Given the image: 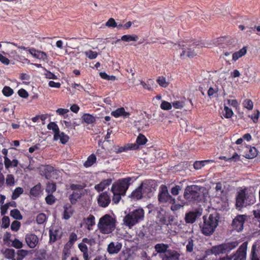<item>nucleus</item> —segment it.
I'll return each instance as SVG.
<instances>
[{
	"label": "nucleus",
	"mask_w": 260,
	"mask_h": 260,
	"mask_svg": "<svg viewBox=\"0 0 260 260\" xmlns=\"http://www.w3.org/2000/svg\"><path fill=\"white\" fill-rule=\"evenodd\" d=\"M203 222L200 224V228L203 234L205 236L212 235L218 225L220 216L218 213L214 212L203 217Z\"/></svg>",
	"instance_id": "1"
},
{
	"label": "nucleus",
	"mask_w": 260,
	"mask_h": 260,
	"mask_svg": "<svg viewBox=\"0 0 260 260\" xmlns=\"http://www.w3.org/2000/svg\"><path fill=\"white\" fill-rule=\"evenodd\" d=\"M98 227L101 233L110 234L115 229V220L110 215L106 214L100 219Z\"/></svg>",
	"instance_id": "2"
},
{
	"label": "nucleus",
	"mask_w": 260,
	"mask_h": 260,
	"mask_svg": "<svg viewBox=\"0 0 260 260\" xmlns=\"http://www.w3.org/2000/svg\"><path fill=\"white\" fill-rule=\"evenodd\" d=\"M206 190L205 188L198 185L187 186L184 190V197L188 201L199 200L202 193Z\"/></svg>",
	"instance_id": "3"
},
{
	"label": "nucleus",
	"mask_w": 260,
	"mask_h": 260,
	"mask_svg": "<svg viewBox=\"0 0 260 260\" xmlns=\"http://www.w3.org/2000/svg\"><path fill=\"white\" fill-rule=\"evenodd\" d=\"M144 217V211L143 209L139 208L129 212L123 219L124 224L131 228Z\"/></svg>",
	"instance_id": "4"
},
{
	"label": "nucleus",
	"mask_w": 260,
	"mask_h": 260,
	"mask_svg": "<svg viewBox=\"0 0 260 260\" xmlns=\"http://www.w3.org/2000/svg\"><path fill=\"white\" fill-rule=\"evenodd\" d=\"M186 42V41L180 42L178 45L179 48L182 50L180 54V57L183 58L185 55L189 58H193L197 55L193 48H191L192 45H198L197 42Z\"/></svg>",
	"instance_id": "5"
},
{
	"label": "nucleus",
	"mask_w": 260,
	"mask_h": 260,
	"mask_svg": "<svg viewBox=\"0 0 260 260\" xmlns=\"http://www.w3.org/2000/svg\"><path fill=\"white\" fill-rule=\"evenodd\" d=\"M131 180V178L128 177L114 183L111 188L112 192L115 193L117 192L124 196L130 184Z\"/></svg>",
	"instance_id": "6"
},
{
	"label": "nucleus",
	"mask_w": 260,
	"mask_h": 260,
	"mask_svg": "<svg viewBox=\"0 0 260 260\" xmlns=\"http://www.w3.org/2000/svg\"><path fill=\"white\" fill-rule=\"evenodd\" d=\"M140 187L144 195L150 198L153 191L155 190L156 183L153 180L145 181L141 183Z\"/></svg>",
	"instance_id": "7"
},
{
	"label": "nucleus",
	"mask_w": 260,
	"mask_h": 260,
	"mask_svg": "<svg viewBox=\"0 0 260 260\" xmlns=\"http://www.w3.org/2000/svg\"><path fill=\"white\" fill-rule=\"evenodd\" d=\"M158 201L161 203H166L167 202L174 204L175 200L168 192V188L166 186L162 185L161 190L158 194Z\"/></svg>",
	"instance_id": "8"
},
{
	"label": "nucleus",
	"mask_w": 260,
	"mask_h": 260,
	"mask_svg": "<svg viewBox=\"0 0 260 260\" xmlns=\"http://www.w3.org/2000/svg\"><path fill=\"white\" fill-rule=\"evenodd\" d=\"M247 248V242L243 243L233 255L234 260H246V250Z\"/></svg>",
	"instance_id": "9"
},
{
	"label": "nucleus",
	"mask_w": 260,
	"mask_h": 260,
	"mask_svg": "<svg viewBox=\"0 0 260 260\" xmlns=\"http://www.w3.org/2000/svg\"><path fill=\"white\" fill-rule=\"evenodd\" d=\"M246 219L245 215H238L233 220L232 226L238 232L243 230V224Z\"/></svg>",
	"instance_id": "10"
},
{
	"label": "nucleus",
	"mask_w": 260,
	"mask_h": 260,
	"mask_svg": "<svg viewBox=\"0 0 260 260\" xmlns=\"http://www.w3.org/2000/svg\"><path fill=\"white\" fill-rule=\"evenodd\" d=\"M246 200V190L241 189L237 192L236 196V206L237 208H241L246 205L245 203Z\"/></svg>",
	"instance_id": "11"
},
{
	"label": "nucleus",
	"mask_w": 260,
	"mask_h": 260,
	"mask_svg": "<svg viewBox=\"0 0 260 260\" xmlns=\"http://www.w3.org/2000/svg\"><path fill=\"white\" fill-rule=\"evenodd\" d=\"M29 53L35 58H38L41 61H46L47 60V54L43 51H39L34 48H30Z\"/></svg>",
	"instance_id": "12"
},
{
	"label": "nucleus",
	"mask_w": 260,
	"mask_h": 260,
	"mask_svg": "<svg viewBox=\"0 0 260 260\" xmlns=\"http://www.w3.org/2000/svg\"><path fill=\"white\" fill-rule=\"evenodd\" d=\"M180 254L176 251L168 249L167 252L161 255L162 260H178Z\"/></svg>",
	"instance_id": "13"
},
{
	"label": "nucleus",
	"mask_w": 260,
	"mask_h": 260,
	"mask_svg": "<svg viewBox=\"0 0 260 260\" xmlns=\"http://www.w3.org/2000/svg\"><path fill=\"white\" fill-rule=\"evenodd\" d=\"M25 241L31 248H35L38 243V238L33 234H28L25 236Z\"/></svg>",
	"instance_id": "14"
},
{
	"label": "nucleus",
	"mask_w": 260,
	"mask_h": 260,
	"mask_svg": "<svg viewBox=\"0 0 260 260\" xmlns=\"http://www.w3.org/2000/svg\"><path fill=\"white\" fill-rule=\"evenodd\" d=\"M110 196L106 192L101 193L98 200L99 205L102 207H107L110 204Z\"/></svg>",
	"instance_id": "15"
},
{
	"label": "nucleus",
	"mask_w": 260,
	"mask_h": 260,
	"mask_svg": "<svg viewBox=\"0 0 260 260\" xmlns=\"http://www.w3.org/2000/svg\"><path fill=\"white\" fill-rule=\"evenodd\" d=\"M122 248V244L118 242H112L108 246V251L110 254L118 253Z\"/></svg>",
	"instance_id": "16"
},
{
	"label": "nucleus",
	"mask_w": 260,
	"mask_h": 260,
	"mask_svg": "<svg viewBox=\"0 0 260 260\" xmlns=\"http://www.w3.org/2000/svg\"><path fill=\"white\" fill-rule=\"evenodd\" d=\"M201 215L200 212H189L186 213L185 216V221L188 223H193L195 222L198 217Z\"/></svg>",
	"instance_id": "17"
},
{
	"label": "nucleus",
	"mask_w": 260,
	"mask_h": 260,
	"mask_svg": "<svg viewBox=\"0 0 260 260\" xmlns=\"http://www.w3.org/2000/svg\"><path fill=\"white\" fill-rule=\"evenodd\" d=\"M139 149V147L135 144H128L122 147H118L117 148H115V152L116 153H119L124 151H126L127 150H136Z\"/></svg>",
	"instance_id": "18"
},
{
	"label": "nucleus",
	"mask_w": 260,
	"mask_h": 260,
	"mask_svg": "<svg viewBox=\"0 0 260 260\" xmlns=\"http://www.w3.org/2000/svg\"><path fill=\"white\" fill-rule=\"evenodd\" d=\"M111 115L116 118L121 116H123L124 117H128L130 114L129 113L126 112L124 108L121 107L112 111L111 112Z\"/></svg>",
	"instance_id": "19"
},
{
	"label": "nucleus",
	"mask_w": 260,
	"mask_h": 260,
	"mask_svg": "<svg viewBox=\"0 0 260 260\" xmlns=\"http://www.w3.org/2000/svg\"><path fill=\"white\" fill-rule=\"evenodd\" d=\"M137 86L138 87H143L144 89L149 91H153L157 87V84L153 82H140Z\"/></svg>",
	"instance_id": "20"
},
{
	"label": "nucleus",
	"mask_w": 260,
	"mask_h": 260,
	"mask_svg": "<svg viewBox=\"0 0 260 260\" xmlns=\"http://www.w3.org/2000/svg\"><path fill=\"white\" fill-rule=\"evenodd\" d=\"M246 148L248 150V153H247L244 152L243 154L244 157L246 158L251 159L256 156L257 152V150L255 147H246Z\"/></svg>",
	"instance_id": "21"
},
{
	"label": "nucleus",
	"mask_w": 260,
	"mask_h": 260,
	"mask_svg": "<svg viewBox=\"0 0 260 260\" xmlns=\"http://www.w3.org/2000/svg\"><path fill=\"white\" fill-rule=\"evenodd\" d=\"M251 260H260V249H256V244L253 245L252 247Z\"/></svg>",
	"instance_id": "22"
},
{
	"label": "nucleus",
	"mask_w": 260,
	"mask_h": 260,
	"mask_svg": "<svg viewBox=\"0 0 260 260\" xmlns=\"http://www.w3.org/2000/svg\"><path fill=\"white\" fill-rule=\"evenodd\" d=\"M112 182L111 179H106L103 180L99 184L95 186V189L98 191H103L107 186H109Z\"/></svg>",
	"instance_id": "23"
},
{
	"label": "nucleus",
	"mask_w": 260,
	"mask_h": 260,
	"mask_svg": "<svg viewBox=\"0 0 260 260\" xmlns=\"http://www.w3.org/2000/svg\"><path fill=\"white\" fill-rule=\"evenodd\" d=\"M63 208V218L66 220L69 219L72 216L74 210L70 205H64Z\"/></svg>",
	"instance_id": "24"
},
{
	"label": "nucleus",
	"mask_w": 260,
	"mask_h": 260,
	"mask_svg": "<svg viewBox=\"0 0 260 260\" xmlns=\"http://www.w3.org/2000/svg\"><path fill=\"white\" fill-rule=\"evenodd\" d=\"M138 40V37L136 35H125L121 37L120 39H118L116 43L119 42L121 40L124 42H129L131 41H137Z\"/></svg>",
	"instance_id": "25"
},
{
	"label": "nucleus",
	"mask_w": 260,
	"mask_h": 260,
	"mask_svg": "<svg viewBox=\"0 0 260 260\" xmlns=\"http://www.w3.org/2000/svg\"><path fill=\"white\" fill-rule=\"evenodd\" d=\"M83 191H73L72 194L70 196V200L72 204H75L78 199H79L82 194Z\"/></svg>",
	"instance_id": "26"
},
{
	"label": "nucleus",
	"mask_w": 260,
	"mask_h": 260,
	"mask_svg": "<svg viewBox=\"0 0 260 260\" xmlns=\"http://www.w3.org/2000/svg\"><path fill=\"white\" fill-rule=\"evenodd\" d=\"M4 164L6 169H9L11 167H16L18 164V161L17 159H13L12 161L7 156L4 157Z\"/></svg>",
	"instance_id": "27"
},
{
	"label": "nucleus",
	"mask_w": 260,
	"mask_h": 260,
	"mask_svg": "<svg viewBox=\"0 0 260 260\" xmlns=\"http://www.w3.org/2000/svg\"><path fill=\"white\" fill-rule=\"evenodd\" d=\"M211 253L215 255L225 253V251L223 244L213 247L211 249Z\"/></svg>",
	"instance_id": "28"
},
{
	"label": "nucleus",
	"mask_w": 260,
	"mask_h": 260,
	"mask_svg": "<svg viewBox=\"0 0 260 260\" xmlns=\"http://www.w3.org/2000/svg\"><path fill=\"white\" fill-rule=\"evenodd\" d=\"M143 196L144 195L140 186L134 190L131 194V197L136 200L142 199Z\"/></svg>",
	"instance_id": "29"
},
{
	"label": "nucleus",
	"mask_w": 260,
	"mask_h": 260,
	"mask_svg": "<svg viewBox=\"0 0 260 260\" xmlns=\"http://www.w3.org/2000/svg\"><path fill=\"white\" fill-rule=\"evenodd\" d=\"M168 247V245H166L163 243L157 244L154 246V248L157 253L164 254L167 252L168 250L167 249Z\"/></svg>",
	"instance_id": "30"
},
{
	"label": "nucleus",
	"mask_w": 260,
	"mask_h": 260,
	"mask_svg": "<svg viewBox=\"0 0 260 260\" xmlns=\"http://www.w3.org/2000/svg\"><path fill=\"white\" fill-rule=\"evenodd\" d=\"M247 52V49L245 47H243L238 51L234 52L233 54V60L234 61H236L239 58L244 56Z\"/></svg>",
	"instance_id": "31"
},
{
	"label": "nucleus",
	"mask_w": 260,
	"mask_h": 260,
	"mask_svg": "<svg viewBox=\"0 0 260 260\" xmlns=\"http://www.w3.org/2000/svg\"><path fill=\"white\" fill-rule=\"evenodd\" d=\"M225 252H229L232 250L237 247L238 245V243L237 241L226 243L223 244Z\"/></svg>",
	"instance_id": "32"
},
{
	"label": "nucleus",
	"mask_w": 260,
	"mask_h": 260,
	"mask_svg": "<svg viewBox=\"0 0 260 260\" xmlns=\"http://www.w3.org/2000/svg\"><path fill=\"white\" fill-rule=\"evenodd\" d=\"M58 230H55L53 231L52 230H50V240L51 242H55L57 239L60 238V233H59Z\"/></svg>",
	"instance_id": "33"
},
{
	"label": "nucleus",
	"mask_w": 260,
	"mask_h": 260,
	"mask_svg": "<svg viewBox=\"0 0 260 260\" xmlns=\"http://www.w3.org/2000/svg\"><path fill=\"white\" fill-rule=\"evenodd\" d=\"M82 118L84 122L88 124H92L95 121V117L89 114H84Z\"/></svg>",
	"instance_id": "34"
},
{
	"label": "nucleus",
	"mask_w": 260,
	"mask_h": 260,
	"mask_svg": "<svg viewBox=\"0 0 260 260\" xmlns=\"http://www.w3.org/2000/svg\"><path fill=\"white\" fill-rule=\"evenodd\" d=\"M1 252L4 255V256L8 259H11L14 257V250L13 249L6 248L5 249H2Z\"/></svg>",
	"instance_id": "35"
},
{
	"label": "nucleus",
	"mask_w": 260,
	"mask_h": 260,
	"mask_svg": "<svg viewBox=\"0 0 260 260\" xmlns=\"http://www.w3.org/2000/svg\"><path fill=\"white\" fill-rule=\"evenodd\" d=\"M135 126L137 127L138 131L140 132L141 130L145 129L148 126V124L146 122L145 119L138 121L136 122Z\"/></svg>",
	"instance_id": "36"
},
{
	"label": "nucleus",
	"mask_w": 260,
	"mask_h": 260,
	"mask_svg": "<svg viewBox=\"0 0 260 260\" xmlns=\"http://www.w3.org/2000/svg\"><path fill=\"white\" fill-rule=\"evenodd\" d=\"M47 127L49 129H52L54 132V138L56 139L57 138V135L58 134L59 128L58 127V126L56 123L54 122H50L49 123Z\"/></svg>",
	"instance_id": "37"
},
{
	"label": "nucleus",
	"mask_w": 260,
	"mask_h": 260,
	"mask_svg": "<svg viewBox=\"0 0 260 260\" xmlns=\"http://www.w3.org/2000/svg\"><path fill=\"white\" fill-rule=\"evenodd\" d=\"M41 185L40 183L34 186L30 191V193L34 197H37L41 192Z\"/></svg>",
	"instance_id": "38"
},
{
	"label": "nucleus",
	"mask_w": 260,
	"mask_h": 260,
	"mask_svg": "<svg viewBox=\"0 0 260 260\" xmlns=\"http://www.w3.org/2000/svg\"><path fill=\"white\" fill-rule=\"evenodd\" d=\"M147 142V139L145 136L142 134H140L137 137L136 141L137 144H136L139 147V145L145 144Z\"/></svg>",
	"instance_id": "39"
},
{
	"label": "nucleus",
	"mask_w": 260,
	"mask_h": 260,
	"mask_svg": "<svg viewBox=\"0 0 260 260\" xmlns=\"http://www.w3.org/2000/svg\"><path fill=\"white\" fill-rule=\"evenodd\" d=\"M77 240V236L75 233H72L70 235L69 241L66 244V246L71 247L74 242Z\"/></svg>",
	"instance_id": "40"
},
{
	"label": "nucleus",
	"mask_w": 260,
	"mask_h": 260,
	"mask_svg": "<svg viewBox=\"0 0 260 260\" xmlns=\"http://www.w3.org/2000/svg\"><path fill=\"white\" fill-rule=\"evenodd\" d=\"M95 156L94 154H91L88 157L87 160L84 162V165L86 167H90L95 162Z\"/></svg>",
	"instance_id": "41"
},
{
	"label": "nucleus",
	"mask_w": 260,
	"mask_h": 260,
	"mask_svg": "<svg viewBox=\"0 0 260 260\" xmlns=\"http://www.w3.org/2000/svg\"><path fill=\"white\" fill-rule=\"evenodd\" d=\"M69 139V138L67 135H65L63 133H60V131H59L57 135V138L54 139H60L61 143L65 144L68 141Z\"/></svg>",
	"instance_id": "42"
},
{
	"label": "nucleus",
	"mask_w": 260,
	"mask_h": 260,
	"mask_svg": "<svg viewBox=\"0 0 260 260\" xmlns=\"http://www.w3.org/2000/svg\"><path fill=\"white\" fill-rule=\"evenodd\" d=\"M23 189L21 187H18L15 189L14 190L12 196V199L13 200H16L17 199L19 196L23 193Z\"/></svg>",
	"instance_id": "43"
},
{
	"label": "nucleus",
	"mask_w": 260,
	"mask_h": 260,
	"mask_svg": "<svg viewBox=\"0 0 260 260\" xmlns=\"http://www.w3.org/2000/svg\"><path fill=\"white\" fill-rule=\"evenodd\" d=\"M70 248L69 246H64L62 251V260H67L69 257L71 255Z\"/></svg>",
	"instance_id": "44"
},
{
	"label": "nucleus",
	"mask_w": 260,
	"mask_h": 260,
	"mask_svg": "<svg viewBox=\"0 0 260 260\" xmlns=\"http://www.w3.org/2000/svg\"><path fill=\"white\" fill-rule=\"evenodd\" d=\"M185 106V100L172 102V106L175 109H181Z\"/></svg>",
	"instance_id": "45"
},
{
	"label": "nucleus",
	"mask_w": 260,
	"mask_h": 260,
	"mask_svg": "<svg viewBox=\"0 0 260 260\" xmlns=\"http://www.w3.org/2000/svg\"><path fill=\"white\" fill-rule=\"evenodd\" d=\"M11 215L16 219L20 220L22 219V216L18 209L12 210L11 211Z\"/></svg>",
	"instance_id": "46"
},
{
	"label": "nucleus",
	"mask_w": 260,
	"mask_h": 260,
	"mask_svg": "<svg viewBox=\"0 0 260 260\" xmlns=\"http://www.w3.org/2000/svg\"><path fill=\"white\" fill-rule=\"evenodd\" d=\"M85 186L84 184H72L70 185V188L73 191H83V189Z\"/></svg>",
	"instance_id": "47"
},
{
	"label": "nucleus",
	"mask_w": 260,
	"mask_h": 260,
	"mask_svg": "<svg viewBox=\"0 0 260 260\" xmlns=\"http://www.w3.org/2000/svg\"><path fill=\"white\" fill-rule=\"evenodd\" d=\"M95 218L93 215H90L86 219V224L88 225V229L90 230V227L92 226L94 222Z\"/></svg>",
	"instance_id": "48"
},
{
	"label": "nucleus",
	"mask_w": 260,
	"mask_h": 260,
	"mask_svg": "<svg viewBox=\"0 0 260 260\" xmlns=\"http://www.w3.org/2000/svg\"><path fill=\"white\" fill-rule=\"evenodd\" d=\"M194 247V241L191 238H189L186 245V251L189 252L193 251Z\"/></svg>",
	"instance_id": "49"
},
{
	"label": "nucleus",
	"mask_w": 260,
	"mask_h": 260,
	"mask_svg": "<svg viewBox=\"0 0 260 260\" xmlns=\"http://www.w3.org/2000/svg\"><path fill=\"white\" fill-rule=\"evenodd\" d=\"M84 54L90 59H95L97 57V56L98 55V53L96 52L93 51L91 50H89L88 51H85L84 52Z\"/></svg>",
	"instance_id": "50"
},
{
	"label": "nucleus",
	"mask_w": 260,
	"mask_h": 260,
	"mask_svg": "<svg viewBox=\"0 0 260 260\" xmlns=\"http://www.w3.org/2000/svg\"><path fill=\"white\" fill-rule=\"evenodd\" d=\"M56 190V185L54 183H48L46 186V191L49 194H52Z\"/></svg>",
	"instance_id": "51"
},
{
	"label": "nucleus",
	"mask_w": 260,
	"mask_h": 260,
	"mask_svg": "<svg viewBox=\"0 0 260 260\" xmlns=\"http://www.w3.org/2000/svg\"><path fill=\"white\" fill-rule=\"evenodd\" d=\"M6 183L8 186H13L14 185L15 180L14 177L12 174H8L7 176Z\"/></svg>",
	"instance_id": "52"
},
{
	"label": "nucleus",
	"mask_w": 260,
	"mask_h": 260,
	"mask_svg": "<svg viewBox=\"0 0 260 260\" xmlns=\"http://www.w3.org/2000/svg\"><path fill=\"white\" fill-rule=\"evenodd\" d=\"M215 189L216 192V196L217 197H220L223 191L222 184L220 183H216Z\"/></svg>",
	"instance_id": "53"
},
{
	"label": "nucleus",
	"mask_w": 260,
	"mask_h": 260,
	"mask_svg": "<svg viewBox=\"0 0 260 260\" xmlns=\"http://www.w3.org/2000/svg\"><path fill=\"white\" fill-rule=\"evenodd\" d=\"M17 254L18 256L17 259L21 260L23 257L28 254V251L24 249L19 250L17 251Z\"/></svg>",
	"instance_id": "54"
},
{
	"label": "nucleus",
	"mask_w": 260,
	"mask_h": 260,
	"mask_svg": "<svg viewBox=\"0 0 260 260\" xmlns=\"http://www.w3.org/2000/svg\"><path fill=\"white\" fill-rule=\"evenodd\" d=\"M101 77L104 80H115L116 78L114 76H109L107 75L105 72H101L100 73Z\"/></svg>",
	"instance_id": "55"
},
{
	"label": "nucleus",
	"mask_w": 260,
	"mask_h": 260,
	"mask_svg": "<svg viewBox=\"0 0 260 260\" xmlns=\"http://www.w3.org/2000/svg\"><path fill=\"white\" fill-rule=\"evenodd\" d=\"M210 161H212V162L213 161L212 160H204V161H196L194 164V168L196 170L200 169H201V168L202 167H203L205 165V163L208 162H210Z\"/></svg>",
	"instance_id": "56"
},
{
	"label": "nucleus",
	"mask_w": 260,
	"mask_h": 260,
	"mask_svg": "<svg viewBox=\"0 0 260 260\" xmlns=\"http://www.w3.org/2000/svg\"><path fill=\"white\" fill-rule=\"evenodd\" d=\"M46 219V215L44 213H40L37 216L36 221L38 224H42L45 221Z\"/></svg>",
	"instance_id": "57"
},
{
	"label": "nucleus",
	"mask_w": 260,
	"mask_h": 260,
	"mask_svg": "<svg viewBox=\"0 0 260 260\" xmlns=\"http://www.w3.org/2000/svg\"><path fill=\"white\" fill-rule=\"evenodd\" d=\"M3 94L7 96H9L13 93V90L9 86H5L3 89Z\"/></svg>",
	"instance_id": "58"
},
{
	"label": "nucleus",
	"mask_w": 260,
	"mask_h": 260,
	"mask_svg": "<svg viewBox=\"0 0 260 260\" xmlns=\"http://www.w3.org/2000/svg\"><path fill=\"white\" fill-rule=\"evenodd\" d=\"M10 224V219L8 216H4L2 220V227L7 228Z\"/></svg>",
	"instance_id": "59"
},
{
	"label": "nucleus",
	"mask_w": 260,
	"mask_h": 260,
	"mask_svg": "<svg viewBox=\"0 0 260 260\" xmlns=\"http://www.w3.org/2000/svg\"><path fill=\"white\" fill-rule=\"evenodd\" d=\"M12 246L14 247L15 248H18V249L21 248L23 247L22 243L17 239H15L12 242Z\"/></svg>",
	"instance_id": "60"
},
{
	"label": "nucleus",
	"mask_w": 260,
	"mask_h": 260,
	"mask_svg": "<svg viewBox=\"0 0 260 260\" xmlns=\"http://www.w3.org/2000/svg\"><path fill=\"white\" fill-rule=\"evenodd\" d=\"M244 107L248 110H252L253 108V102L250 100H245L243 103Z\"/></svg>",
	"instance_id": "61"
},
{
	"label": "nucleus",
	"mask_w": 260,
	"mask_h": 260,
	"mask_svg": "<svg viewBox=\"0 0 260 260\" xmlns=\"http://www.w3.org/2000/svg\"><path fill=\"white\" fill-rule=\"evenodd\" d=\"M172 105L169 102L166 101H163L160 107L162 109L165 110H168L172 108Z\"/></svg>",
	"instance_id": "62"
},
{
	"label": "nucleus",
	"mask_w": 260,
	"mask_h": 260,
	"mask_svg": "<svg viewBox=\"0 0 260 260\" xmlns=\"http://www.w3.org/2000/svg\"><path fill=\"white\" fill-rule=\"evenodd\" d=\"M106 25L108 27L114 28L117 26V23L114 18H110L106 23Z\"/></svg>",
	"instance_id": "63"
},
{
	"label": "nucleus",
	"mask_w": 260,
	"mask_h": 260,
	"mask_svg": "<svg viewBox=\"0 0 260 260\" xmlns=\"http://www.w3.org/2000/svg\"><path fill=\"white\" fill-rule=\"evenodd\" d=\"M20 226V222L15 220L14 221L11 225V229L12 231H17L19 229V228Z\"/></svg>",
	"instance_id": "64"
}]
</instances>
